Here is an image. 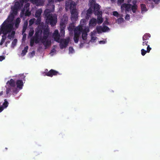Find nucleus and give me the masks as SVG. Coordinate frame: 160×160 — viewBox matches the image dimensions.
I'll list each match as a JSON object with an SVG mask.
<instances>
[{
  "mask_svg": "<svg viewBox=\"0 0 160 160\" xmlns=\"http://www.w3.org/2000/svg\"><path fill=\"white\" fill-rule=\"evenodd\" d=\"M29 0H17L15 2L13 7H12V13L8 18L3 23L0 27V35L2 33L4 35L0 42L2 45L5 42L7 36L9 39H11L14 37L15 33V29L13 27L14 15H16L19 9L22 10L21 13V17L22 14L28 16L30 14L29 11L30 5ZM33 3L37 6L42 5L44 2L43 0H30Z\"/></svg>",
  "mask_w": 160,
  "mask_h": 160,
  "instance_id": "f257e3e1",
  "label": "nucleus"
},
{
  "mask_svg": "<svg viewBox=\"0 0 160 160\" xmlns=\"http://www.w3.org/2000/svg\"><path fill=\"white\" fill-rule=\"evenodd\" d=\"M41 26L39 25L36 30L35 37L32 38L30 40V45L32 46L35 42L36 43H42L45 47L47 48L51 44V42L49 37V29L47 26H45L41 29Z\"/></svg>",
  "mask_w": 160,
  "mask_h": 160,
  "instance_id": "f03ea898",
  "label": "nucleus"
},
{
  "mask_svg": "<svg viewBox=\"0 0 160 160\" xmlns=\"http://www.w3.org/2000/svg\"><path fill=\"white\" fill-rule=\"evenodd\" d=\"M86 22L85 19H82L80 25L75 29L74 40L76 43L78 42L79 37L81 33L82 39L86 40L87 37V32L95 27L97 23V20L94 18H92L89 20L88 27H86L84 26L86 25Z\"/></svg>",
  "mask_w": 160,
  "mask_h": 160,
  "instance_id": "7ed1b4c3",
  "label": "nucleus"
},
{
  "mask_svg": "<svg viewBox=\"0 0 160 160\" xmlns=\"http://www.w3.org/2000/svg\"><path fill=\"white\" fill-rule=\"evenodd\" d=\"M89 5L90 8L87 11H84L82 13L81 16L82 17H85L88 19L90 16L92 11L93 10L95 15H97V23L98 24H101L103 19L102 18V12L99 10V6L95 3V0H90Z\"/></svg>",
  "mask_w": 160,
  "mask_h": 160,
  "instance_id": "20e7f679",
  "label": "nucleus"
},
{
  "mask_svg": "<svg viewBox=\"0 0 160 160\" xmlns=\"http://www.w3.org/2000/svg\"><path fill=\"white\" fill-rule=\"evenodd\" d=\"M23 86L22 81L18 80L15 83L13 79H11L7 83V94H8L12 92L16 93L22 88Z\"/></svg>",
  "mask_w": 160,
  "mask_h": 160,
  "instance_id": "39448f33",
  "label": "nucleus"
},
{
  "mask_svg": "<svg viewBox=\"0 0 160 160\" xmlns=\"http://www.w3.org/2000/svg\"><path fill=\"white\" fill-rule=\"evenodd\" d=\"M76 4L72 0H67L66 2V9L68 10L70 9L71 12V19L72 22L76 21L78 18V13L75 8Z\"/></svg>",
  "mask_w": 160,
  "mask_h": 160,
  "instance_id": "423d86ee",
  "label": "nucleus"
},
{
  "mask_svg": "<svg viewBox=\"0 0 160 160\" xmlns=\"http://www.w3.org/2000/svg\"><path fill=\"white\" fill-rule=\"evenodd\" d=\"M136 1L135 0L133 2V5L132 6L130 4L124 3L122 4L121 7V10L122 12H129L132 10V12H135L137 9V6L135 4Z\"/></svg>",
  "mask_w": 160,
  "mask_h": 160,
  "instance_id": "0eeeda50",
  "label": "nucleus"
},
{
  "mask_svg": "<svg viewBox=\"0 0 160 160\" xmlns=\"http://www.w3.org/2000/svg\"><path fill=\"white\" fill-rule=\"evenodd\" d=\"M68 21V16L67 15H64L63 17L61 18L60 22V34L61 36L64 35V29Z\"/></svg>",
  "mask_w": 160,
  "mask_h": 160,
  "instance_id": "6e6552de",
  "label": "nucleus"
},
{
  "mask_svg": "<svg viewBox=\"0 0 160 160\" xmlns=\"http://www.w3.org/2000/svg\"><path fill=\"white\" fill-rule=\"evenodd\" d=\"M95 30H96L97 33L99 34L102 32H108L110 29L108 27L104 25H103L102 26H97Z\"/></svg>",
  "mask_w": 160,
  "mask_h": 160,
  "instance_id": "1a4fd4ad",
  "label": "nucleus"
},
{
  "mask_svg": "<svg viewBox=\"0 0 160 160\" xmlns=\"http://www.w3.org/2000/svg\"><path fill=\"white\" fill-rule=\"evenodd\" d=\"M70 38H68L66 39H62L60 42V46L61 48L62 49L66 48L68 45L69 41Z\"/></svg>",
  "mask_w": 160,
  "mask_h": 160,
  "instance_id": "9d476101",
  "label": "nucleus"
},
{
  "mask_svg": "<svg viewBox=\"0 0 160 160\" xmlns=\"http://www.w3.org/2000/svg\"><path fill=\"white\" fill-rule=\"evenodd\" d=\"M97 34V32L96 30H94L90 33V35L91 38V42H96L98 39L96 37Z\"/></svg>",
  "mask_w": 160,
  "mask_h": 160,
  "instance_id": "9b49d317",
  "label": "nucleus"
},
{
  "mask_svg": "<svg viewBox=\"0 0 160 160\" xmlns=\"http://www.w3.org/2000/svg\"><path fill=\"white\" fill-rule=\"evenodd\" d=\"M53 37L56 41L59 42L60 41L59 35L58 30H56L53 34Z\"/></svg>",
  "mask_w": 160,
  "mask_h": 160,
  "instance_id": "f8f14e48",
  "label": "nucleus"
},
{
  "mask_svg": "<svg viewBox=\"0 0 160 160\" xmlns=\"http://www.w3.org/2000/svg\"><path fill=\"white\" fill-rule=\"evenodd\" d=\"M42 12V10L41 9H39L37 10L35 14V16L36 17H38V18L37 20V22L36 24H39V22L40 21V18H39L40 16L41 13Z\"/></svg>",
  "mask_w": 160,
  "mask_h": 160,
  "instance_id": "ddd939ff",
  "label": "nucleus"
},
{
  "mask_svg": "<svg viewBox=\"0 0 160 160\" xmlns=\"http://www.w3.org/2000/svg\"><path fill=\"white\" fill-rule=\"evenodd\" d=\"M58 72L56 71L52 70H51L47 73H45V74H44V75H47L48 76L52 77L53 75H56L58 74Z\"/></svg>",
  "mask_w": 160,
  "mask_h": 160,
  "instance_id": "4468645a",
  "label": "nucleus"
},
{
  "mask_svg": "<svg viewBox=\"0 0 160 160\" xmlns=\"http://www.w3.org/2000/svg\"><path fill=\"white\" fill-rule=\"evenodd\" d=\"M8 105V103L6 100H5L2 106H0V112H1L4 109L6 108Z\"/></svg>",
  "mask_w": 160,
  "mask_h": 160,
  "instance_id": "2eb2a0df",
  "label": "nucleus"
},
{
  "mask_svg": "<svg viewBox=\"0 0 160 160\" xmlns=\"http://www.w3.org/2000/svg\"><path fill=\"white\" fill-rule=\"evenodd\" d=\"M28 25V22H24V26L23 27V29L22 30V34H23V40H24V38L26 37V34H24V32H25L27 27Z\"/></svg>",
  "mask_w": 160,
  "mask_h": 160,
  "instance_id": "dca6fc26",
  "label": "nucleus"
},
{
  "mask_svg": "<svg viewBox=\"0 0 160 160\" xmlns=\"http://www.w3.org/2000/svg\"><path fill=\"white\" fill-rule=\"evenodd\" d=\"M122 17H119L116 20V22L119 24H121L124 22V19Z\"/></svg>",
  "mask_w": 160,
  "mask_h": 160,
  "instance_id": "f3484780",
  "label": "nucleus"
},
{
  "mask_svg": "<svg viewBox=\"0 0 160 160\" xmlns=\"http://www.w3.org/2000/svg\"><path fill=\"white\" fill-rule=\"evenodd\" d=\"M112 14L114 16L117 18H119V17H123V15L122 14H119L117 12L114 11L112 12Z\"/></svg>",
  "mask_w": 160,
  "mask_h": 160,
  "instance_id": "a211bd4d",
  "label": "nucleus"
},
{
  "mask_svg": "<svg viewBox=\"0 0 160 160\" xmlns=\"http://www.w3.org/2000/svg\"><path fill=\"white\" fill-rule=\"evenodd\" d=\"M150 37V35L149 34H146L143 36L142 37L143 40V41L146 40L148 39Z\"/></svg>",
  "mask_w": 160,
  "mask_h": 160,
  "instance_id": "6ab92c4d",
  "label": "nucleus"
},
{
  "mask_svg": "<svg viewBox=\"0 0 160 160\" xmlns=\"http://www.w3.org/2000/svg\"><path fill=\"white\" fill-rule=\"evenodd\" d=\"M56 48L57 47L56 46H54V48H52L50 53V54L52 56L56 53Z\"/></svg>",
  "mask_w": 160,
  "mask_h": 160,
  "instance_id": "aec40b11",
  "label": "nucleus"
},
{
  "mask_svg": "<svg viewBox=\"0 0 160 160\" xmlns=\"http://www.w3.org/2000/svg\"><path fill=\"white\" fill-rule=\"evenodd\" d=\"M28 47L27 46L25 47L24 50L22 51V52L21 53V55L22 56H24L26 54L27 52V50L28 49Z\"/></svg>",
  "mask_w": 160,
  "mask_h": 160,
  "instance_id": "412c9836",
  "label": "nucleus"
},
{
  "mask_svg": "<svg viewBox=\"0 0 160 160\" xmlns=\"http://www.w3.org/2000/svg\"><path fill=\"white\" fill-rule=\"evenodd\" d=\"M20 22V19L19 18H18L15 21V27L16 28H17L18 27L19 24Z\"/></svg>",
  "mask_w": 160,
  "mask_h": 160,
  "instance_id": "4be33fe9",
  "label": "nucleus"
},
{
  "mask_svg": "<svg viewBox=\"0 0 160 160\" xmlns=\"http://www.w3.org/2000/svg\"><path fill=\"white\" fill-rule=\"evenodd\" d=\"M141 6L142 12H145L147 10L145 5L142 4Z\"/></svg>",
  "mask_w": 160,
  "mask_h": 160,
  "instance_id": "5701e85b",
  "label": "nucleus"
},
{
  "mask_svg": "<svg viewBox=\"0 0 160 160\" xmlns=\"http://www.w3.org/2000/svg\"><path fill=\"white\" fill-rule=\"evenodd\" d=\"M146 2L147 3H152V1L154 2L155 3H158L159 0H145Z\"/></svg>",
  "mask_w": 160,
  "mask_h": 160,
  "instance_id": "b1692460",
  "label": "nucleus"
},
{
  "mask_svg": "<svg viewBox=\"0 0 160 160\" xmlns=\"http://www.w3.org/2000/svg\"><path fill=\"white\" fill-rule=\"evenodd\" d=\"M74 29V26L73 24H71L69 25L68 28V29L69 31H72L73 29Z\"/></svg>",
  "mask_w": 160,
  "mask_h": 160,
  "instance_id": "393cba45",
  "label": "nucleus"
},
{
  "mask_svg": "<svg viewBox=\"0 0 160 160\" xmlns=\"http://www.w3.org/2000/svg\"><path fill=\"white\" fill-rule=\"evenodd\" d=\"M34 33V30L33 29L31 28L29 31V37H31L33 34Z\"/></svg>",
  "mask_w": 160,
  "mask_h": 160,
  "instance_id": "a878e982",
  "label": "nucleus"
},
{
  "mask_svg": "<svg viewBox=\"0 0 160 160\" xmlns=\"http://www.w3.org/2000/svg\"><path fill=\"white\" fill-rule=\"evenodd\" d=\"M69 53L72 54L74 52L73 49L72 47H70L69 48Z\"/></svg>",
  "mask_w": 160,
  "mask_h": 160,
  "instance_id": "bb28decb",
  "label": "nucleus"
},
{
  "mask_svg": "<svg viewBox=\"0 0 160 160\" xmlns=\"http://www.w3.org/2000/svg\"><path fill=\"white\" fill-rule=\"evenodd\" d=\"M35 20V19L34 18H33V19H31L29 21V25H31L32 24H33Z\"/></svg>",
  "mask_w": 160,
  "mask_h": 160,
  "instance_id": "cd10ccee",
  "label": "nucleus"
},
{
  "mask_svg": "<svg viewBox=\"0 0 160 160\" xmlns=\"http://www.w3.org/2000/svg\"><path fill=\"white\" fill-rule=\"evenodd\" d=\"M141 54L142 56H144L146 53V51L144 50L143 49H142L141 50Z\"/></svg>",
  "mask_w": 160,
  "mask_h": 160,
  "instance_id": "c85d7f7f",
  "label": "nucleus"
},
{
  "mask_svg": "<svg viewBox=\"0 0 160 160\" xmlns=\"http://www.w3.org/2000/svg\"><path fill=\"white\" fill-rule=\"evenodd\" d=\"M107 42V41L106 40H104L99 41V43L100 44H104L106 43Z\"/></svg>",
  "mask_w": 160,
  "mask_h": 160,
  "instance_id": "c756f323",
  "label": "nucleus"
},
{
  "mask_svg": "<svg viewBox=\"0 0 160 160\" xmlns=\"http://www.w3.org/2000/svg\"><path fill=\"white\" fill-rule=\"evenodd\" d=\"M17 42V40L16 39H14L12 42V45L14 47L16 44Z\"/></svg>",
  "mask_w": 160,
  "mask_h": 160,
  "instance_id": "7c9ffc66",
  "label": "nucleus"
},
{
  "mask_svg": "<svg viewBox=\"0 0 160 160\" xmlns=\"http://www.w3.org/2000/svg\"><path fill=\"white\" fill-rule=\"evenodd\" d=\"M105 19L106 20L104 21V23L103 24V25H104V24H109V22H108V19L107 18H105Z\"/></svg>",
  "mask_w": 160,
  "mask_h": 160,
  "instance_id": "2f4dec72",
  "label": "nucleus"
},
{
  "mask_svg": "<svg viewBox=\"0 0 160 160\" xmlns=\"http://www.w3.org/2000/svg\"><path fill=\"white\" fill-rule=\"evenodd\" d=\"M35 54L34 52L33 51L29 54V57L30 58L33 57Z\"/></svg>",
  "mask_w": 160,
  "mask_h": 160,
  "instance_id": "473e14b6",
  "label": "nucleus"
},
{
  "mask_svg": "<svg viewBox=\"0 0 160 160\" xmlns=\"http://www.w3.org/2000/svg\"><path fill=\"white\" fill-rule=\"evenodd\" d=\"M124 0H118V4L121 5L124 1Z\"/></svg>",
  "mask_w": 160,
  "mask_h": 160,
  "instance_id": "72a5a7b5",
  "label": "nucleus"
},
{
  "mask_svg": "<svg viewBox=\"0 0 160 160\" xmlns=\"http://www.w3.org/2000/svg\"><path fill=\"white\" fill-rule=\"evenodd\" d=\"M151 49V48L150 47L149 45H148L147 47V52H149Z\"/></svg>",
  "mask_w": 160,
  "mask_h": 160,
  "instance_id": "f704fd0d",
  "label": "nucleus"
},
{
  "mask_svg": "<svg viewBox=\"0 0 160 160\" xmlns=\"http://www.w3.org/2000/svg\"><path fill=\"white\" fill-rule=\"evenodd\" d=\"M5 59V57L4 56H0V61H2Z\"/></svg>",
  "mask_w": 160,
  "mask_h": 160,
  "instance_id": "c9c22d12",
  "label": "nucleus"
},
{
  "mask_svg": "<svg viewBox=\"0 0 160 160\" xmlns=\"http://www.w3.org/2000/svg\"><path fill=\"white\" fill-rule=\"evenodd\" d=\"M144 41L142 42L143 45L144 46L145 45H147L148 41H146V40L143 41Z\"/></svg>",
  "mask_w": 160,
  "mask_h": 160,
  "instance_id": "e433bc0d",
  "label": "nucleus"
},
{
  "mask_svg": "<svg viewBox=\"0 0 160 160\" xmlns=\"http://www.w3.org/2000/svg\"><path fill=\"white\" fill-rule=\"evenodd\" d=\"M125 18L126 20H128L130 18V15L128 14H127Z\"/></svg>",
  "mask_w": 160,
  "mask_h": 160,
  "instance_id": "4c0bfd02",
  "label": "nucleus"
},
{
  "mask_svg": "<svg viewBox=\"0 0 160 160\" xmlns=\"http://www.w3.org/2000/svg\"><path fill=\"white\" fill-rule=\"evenodd\" d=\"M131 0H128V2L130 3L131 2Z\"/></svg>",
  "mask_w": 160,
  "mask_h": 160,
  "instance_id": "58836bf2",
  "label": "nucleus"
},
{
  "mask_svg": "<svg viewBox=\"0 0 160 160\" xmlns=\"http://www.w3.org/2000/svg\"><path fill=\"white\" fill-rule=\"evenodd\" d=\"M2 92H1L0 93V95H2Z\"/></svg>",
  "mask_w": 160,
  "mask_h": 160,
  "instance_id": "ea45409f",
  "label": "nucleus"
},
{
  "mask_svg": "<svg viewBox=\"0 0 160 160\" xmlns=\"http://www.w3.org/2000/svg\"><path fill=\"white\" fill-rule=\"evenodd\" d=\"M112 2H114L116 0H110Z\"/></svg>",
  "mask_w": 160,
  "mask_h": 160,
  "instance_id": "a19ab883",
  "label": "nucleus"
}]
</instances>
